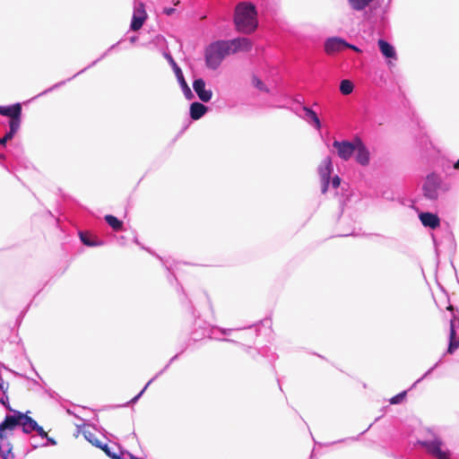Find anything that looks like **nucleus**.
<instances>
[{
    "label": "nucleus",
    "mask_w": 459,
    "mask_h": 459,
    "mask_svg": "<svg viewBox=\"0 0 459 459\" xmlns=\"http://www.w3.org/2000/svg\"><path fill=\"white\" fill-rule=\"evenodd\" d=\"M34 431H36L38 435L42 438L48 437L47 432L39 425H38V428Z\"/></svg>",
    "instance_id": "nucleus-36"
},
{
    "label": "nucleus",
    "mask_w": 459,
    "mask_h": 459,
    "mask_svg": "<svg viewBox=\"0 0 459 459\" xmlns=\"http://www.w3.org/2000/svg\"><path fill=\"white\" fill-rule=\"evenodd\" d=\"M454 168L455 169H459V160L454 164Z\"/></svg>",
    "instance_id": "nucleus-44"
},
{
    "label": "nucleus",
    "mask_w": 459,
    "mask_h": 459,
    "mask_svg": "<svg viewBox=\"0 0 459 459\" xmlns=\"http://www.w3.org/2000/svg\"><path fill=\"white\" fill-rule=\"evenodd\" d=\"M13 446L9 441H6V450L1 455L2 459H13L14 455L12 453Z\"/></svg>",
    "instance_id": "nucleus-30"
},
{
    "label": "nucleus",
    "mask_w": 459,
    "mask_h": 459,
    "mask_svg": "<svg viewBox=\"0 0 459 459\" xmlns=\"http://www.w3.org/2000/svg\"><path fill=\"white\" fill-rule=\"evenodd\" d=\"M176 12V9L175 8H172V7H165L163 9V13L168 15V16H170L172 14H174Z\"/></svg>",
    "instance_id": "nucleus-38"
},
{
    "label": "nucleus",
    "mask_w": 459,
    "mask_h": 459,
    "mask_svg": "<svg viewBox=\"0 0 459 459\" xmlns=\"http://www.w3.org/2000/svg\"><path fill=\"white\" fill-rule=\"evenodd\" d=\"M378 47L383 56H385L387 58H395L396 53L394 48L387 41L384 39H379Z\"/></svg>",
    "instance_id": "nucleus-17"
},
{
    "label": "nucleus",
    "mask_w": 459,
    "mask_h": 459,
    "mask_svg": "<svg viewBox=\"0 0 459 459\" xmlns=\"http://www.w3.org/2000/svg\"><path fill=\"white\" fill-rule=\"evenodd\" d=\"M99 447L101 448L112 459L117 458V456L118 455L117 453L111 452L110 447L107 444H105V445L100 444V446H99Z\"/></svg>",
    "instance_id": "nucleus-34"
},
{
    "label": "nucleus",
    "mask_w": 459,
    "mask_h": 459,
    "mask_svg": "<svg viewBox=\"0 0 459 459\" xmlns=\"http://www.w3.org/2000/svg\"><path fill=\"white\" fill-rule=\"evenodd\" d=\"M45 438L48 441L47 445H50V446H56V440L54 438L49 437L48 436V437H45Z\"/></svg>",
    "instance_id": "nucleus-41"
},
{
    "label": "nucleus",
    "mask_w": 459,
    "mask_h": 459,
    "mask_svg": "<svg viewBox=\"0 0 459 459\" xmlns=\"http://www.w3.org/2000/svg\"><path fill=\"white\" fill-rule=\"evenodd\" d=\"M193 88L202 101L208 102L211 100L212 92L211 90L205 89V82L202 78L194 81Z\"/></svg>",
    "instance_id": "nucleus-12"
},
{
    "label": "nucleus",
    "mask_w": 459,
    "mask_h": 459,
    "mask_svg": "<svg viewBox=\"0 0 459 459\" xmlns=\"http://www.w3.org/2000/svg\"><path fill=\"white\" fill-rule=\"evenodd\" d=\"M214 329L219 330L222 334H225V335L230 334L234 330V329H231V328L213 327L212 331H213ZM212 334H213V332L211 333V335H209V337L210 338H213ZM214 339H216L218 341H221V342H228L237 343V342H235L234 340L229 339V338H217V337H214Z\"/></svg>",
    "instance_id": "nucleus-25"
},
{
    "label": "nucleus",
    "mask_w": 459,
    "mask_h": 459,
    "mask_svg": "<svg viewBox=\"0 0 459 459\" xmlns=\"http://www.w3.org/2000/svg\"><path fill=\"white\" fill-rule=\"evenodd\" d=\"M0 115L10 117L9 123L21 124L22 106L16 103L11 106H0Z\"/></svg>",
    "instance_id": "nucleus-7"
},
{
    "label": "nucleus",
    "mask_w": 459,
    "mask_h": 459,
    "mask_svg": "<svg viewBox=\"0 0 459 459\" xmlns=\"http://www.w3.org/2000/svg\"><path fill=\"white\" fill-rule=\"evenodd\" d=\"M347 41L339 37H333L326 39L325 43V52L329 55L334 54L346 48Z\"/></svg>",
    "instance_id": "nucleus-10"
},
{
    "label": "nucleus",
    "mask_w": 459,
    "mask_h": 459,
    "mask_svg": "<svg viewBox=\"0 0 459 459\" xmlns=\"http://www.w3.org/2000/svg\"><path fill=\"white\" fill-rule=\"evenodd\" d=\"M20 126H21V124H17L16 121H13V123H9L10 130L4 136V138L6 142H8L13 138L14 134L19 130Z\"/></svg>",
    "instance_id": "nucleus-24"
},
{
    "label": "nucleus",
    "mask_w": 459,
    "mask_h": 459,
    "mask_svg": "<svg viewBox=\"0 0 459 459\" xmlns=\"http://www.w3.org/2000/svg\"><path fill=\"white\" fill-rule=\"evenodd\" d=\"M8 390V384H4V382L0 383V391H2L3 394H6Z\"/></svg>",
    "instance_id": "nucleus-40"
},
{
    "label": "nucleus",
    "mask_w": 459,
    "mask_h": 459,
    "mask_svg": "<svg viewBox=\"0 0 459 459\" xmlns=\"http://www.w3.org/2000/svg\"><path fill=\"white\" fill-rule=\"evenodd\" d=\"M355 152H357V162L362 166H367L369 163V152L359 139H357V147Z\"/></svg>",
    "instance_id": "nucleus-14"
},
{
    "label": "nucleus",
    "mask_w": 459,
    "mask_h": 459,
    "mask_svg": "<svg viewBox=\"0 0 459 459\" xmlns=\"http://www.w3.org/2000/svg\"><path fill=\"white\" fill-rule=\"evenodd\" d=\"M333 146L341 159L348 160L356 151L357 140L353 143L349 141H334Z\"/></svg>",
    "instance_id": "nucleus-5"
},
{
    "label": "nucleus",
    "mask_w": 459,
    "mask_h": 459,
    "mask_svg": "<svg viewBox=\"0 0 459 459\" xmlns=\"http://www.w3.org/2000/svg\"><path fill=\"white\" fill-rule=\"evenodd\" d=\"M333 170L332 160L329 157L325 158L318 168V173L322 181V193L327 191L330 180V175Z\"/></svg>",
    "instance_id": "nucleus-6"
},
{
    "label": "nucleus",
    "mask_w": 459,
    "mask_h": 459,
    "mask_svg": "<svg viewBox=\"0 0 459 459\" xmlns=\"http://www.w3.org/2000/svg\"><path fill=\"white\" fill-rule=\"evenodd\" d=\"M84 437L90 442L91 443L93 446L99 447L100 446V444L101 442L96 437L95 434L92 433L91 431L90 430H84L82 432Z\"/></svg>",
    "instance_id": "nucleus-27"
},
{
    "label": "nucleus",
    "mask_w": 459,
    "mask_h": 459,
    "mask_svg": "<svg viewBox=\"0 0 459 459\" xmlns=\"http://www.w3.org/2000/svg\"><path fill=\"white\" fill-rule=\"evenodd\" d=\"M341 184V179L338 176H335L333 179H332V186L333 188H337Z\"/></svg>",
    "instance_id": "nucleus-37"
},
{
    "label": "nucleus",
    "mask_w": 459,
    "mask_h": 459,
    "mask_svg": "<svg viewBox=\"0 0 459 459\" xmlns=\"http://www.w3.org/2000/svg\"><path fill=\"white\" fill-rule=\"evenodd\" d=\"M297 114L315 128L320 129L321 122L317 114L313 109L302 106L299 110L297 111Z\"/></svg>",
    "instance_id": "nucleus-8"
},
{
    "label": "nucleus",
    "mask_w": 459,
    "mask_h": 459,
    "mask_svg": "<svg viewBox=\"0 0 459 459\" xmlns=\"http://www.w3.org/2000/svg\"><path fill=\"white\" fill-rule=\"evenodd\" d=\"M419 218L424 227H428L431 230H435L440 225L439 217L432 212H420Z\"/></svg>",
    "instance_id": "nucleus-13"
},
{
    "label": "nucleus",
    "mask_w": 459,
    "mask_h": 459,
    "mask_svg": "<svg viewBox=\"0 0 459 459\" xmlns=\"http://www.w3.org/2000/svg\"><path fill=\"white\" fill-rule=\"evenodd\" d=\"M253 84L255 88H257L260 91H267V88L265 87L264 83L257 77L254 76L253 78Z\"/></svg>",
    "instance_id": "nucleus-33"
},
{
    "label": "nucleus",
    "mask_w": 459,
    "mask_h": 459,
    "mask_svg": "<svg viewBox=\"0 0 459 459\" xmlns=\"http://www.w3.org/2000/svg\"><path fill=\"white\" fill-rule=\"evenodd\" d=\"M117 46V44L115 45H112L106 52H104L98 59H96L95 61H93L91 65H89L87 67L82 69L81 71H79L77 74H75L73 77L67 79L66 81H61L56 84H54L53 86H51L50 88L45 90L44 91H42L40 94H39V96H42V95H45L50 91H52L53 90L55 89H57L63 85L65 84L66 82L68 81H71L72 79H74V77H76L77 75L84 73L87 69L94 66L99 61H100L102 58H104L110 50H112L115 47Z\"/></svg>",
    "instance_id": "nucleus-9"
},
{
    "label": "nucleus",
    "mask_w": 459,
    "mask_h": 459,
    "mask_svg": "<svg viewBox=\"0 0 459 459\" xmlns=\"http://www.w3.org/2000/svg\"><path fill=\"white\" fill-rule=\"evenodd\" d=\"M38 423L32 418L29 417L27 414L23 413V417L22 419L21 427L22 428V431L26 434H30L38 428Z\"/></svg>",
    "instance_id": "nucleus-16"
},
{
    "label": "nucleus",
    "mask_w": 459,
    "mask_h": 459,
    "mask_svg": "<svg viewBox=\"0 0 459 459\" xmlns=\"http://www.w3.org/2000/svg\"><path fill=\"white\" fill-rule=\"evenodd\" d=\"M180 87H181V90L186 97V100H192L194 98V94L191 91V89L189 88V86L187 85L186 80L183 81V82H178Z\"/></svg>",
    "instance_id": "nucleus-28"
},
{
    "label": "nucleus",
    "mask_w": 459,
    "mask_h": 459,
    "mask_svg": "<svg viewBox=\"0 0 459 459\" xmlns=\"http://www.w3.org/2000/svg\"><path fill=\"white\" fill-rule=\"evenodd\" d=\"M6 143H7V142L4 140V137H0V144H1L2 146H5V145H6Z\"/></svg>",
    "instance_id": "nucleus-42"
},
{
    "label": "nucleus",
    "mask_w": 459,
    "mask_h": 459,
    "mask_svg": "<svg viewBox=\"0 0 459 459\" xmlns=\"http://www.w3.org/2000/svg\"><path fill=\"white\" fill-rule=\"evenodd\" d=\"M252 48V42L247 38H236L232 39H221L209 44L204 49V61L207 68L216 70L220 67L226 56Z\"/></svg>",
    "instance_id": "nucleus-1"
},
{
    "label": "nucleus",
    "mask_w": 459,
    "mask_h": 459,
    "mask_svg": "<svg viewBox=\"0 0 459 459\" xmlns=\"http://www.w3.org/2000/svg\"><path fill=\"white\" fill-rule=\"evenodd\" d=\"M180 87H181V90L186 97V100H192L194 98V94L191 91V89L189 88V86L187 85L186 80L183 81V82H178Z\"/></svg>",
    "instance_id": "nucleus-29"
},
{
    "label": "nucleus",
    "mask_w": 459,
    "mask_h": 459,
    "mask_svg": "<svg viewBox=\"0 0 459 459\" xmlns=\"http://www.w3.org/2000/svg\"><path fill=\"white\" fill-rule=\"evenodd\" d=\"M234 22L237 30L243 33H251L257 27L256 11L250 3H240L235 10Z\"/></svg>",
    "instance_id": "nucleus-2"
},
{
    "label": "nucleus",
    "mask_w": 459,
    "mask_h": 459,
    "mask_svg": "<svg viewBox=\"0 0 459 459\" xmlns=\"http://www.w3.org/2000/svg\"><path fill=\"white\" fill-rule=\"evenodd\" d=\"M346 48H350V49H352L353 51L357 52V53H361V49L359 48L357 46L355 45H351L350 43L347 42V45H346Z\"/></svg>",
    "instance_id": "nucleus-39"
},
{
    "label": "nucleus",
    "mask_w": 459,
    "mask_h": 459,
    "mask_svg": "<svg viewBox=\"0 0 459 459\" xmlns=\"http://www.w3.org/2000/svg\"><path fill=\"white\" fill-rule=\"evenodd\" d=\"M136 39H137V38L135 36H133V37L130 38V41L132 43H134L136 41Z\"/></svg>",
    "instance_id": "nucleus-43"
},
{
    "label": "nucleus",
    "mask_w": 459,
    "mask_h": 459,
    "mask_svg": "<svg viewBox=\"0 0 459 459\" xmlns=\"http://www.w3.org/2000/svg\"><path fill=\"white\" fill-rule=\"evenodd\" d=\"M178 354H176L174 357H172L170 359V360L169 361V363L165 366V368L160 370L159 373H157L146 385L143 388V390L136 395L134 396L132 400H131V403H136L138 401V399L143 395V394L145 392V390L147 389V387L151 385V383H152L158 377H160L161 374H163V372H165L169 365L178 359Z\"/></svg>",
    "instance_id": "nucleus-18"
},
{
    "label": "nucleus",
    "mask_w": 459,
    "mask_h": 459,
    "mask_svg": "<svg viewBox=\"0 0 459 459\" xmlns=\"http://www.w3.org/2000/svg\"><path fill=\"white\" fill-rule=\"evenodd\" d=\"M106 222L116 231L123 230V222L113 215H106L104 217Z\"/></svg>",
    "instance_id": "nucleus-22"
},
{
    "label": "nucleus",
    "mask_w": 459,
    "mask_h": 459,
    "mask_svg": "<svg viewBox=\"0 0 459 459\" xmlns=\"http://www.w3.org/2000/svg\"><path fill=\"white\" fill-rule=\"evenodd\" d=\"M10 411L13 413L7 414L5 416L4 421L0 423V440L1 441L4 439H6V437L4 435V430H6V429L13 430L17 426H21V424H22V419L23 417V413L19 411H16V410H13Z\"/></svg>",
    "instance_id": "nucleus-4"
},
{
    "label": "nucleus",
    "mask_w": 459,
    "mask_h": 459,
    "mask_svg": "<svg viewBox=\"0 0 459 459\" xmlns=\"http://www.w3.org/2000/svg\"><path fill=\"white\" fill-rule=\"evenodd\" d=\"M80 239L81 241L88 247H98L103 245V241L97 240L94 238L90 233L80 231Z\"/></svg>",
    "instance_id": "nucleus-20"
},
{
    "label": "nucleus",
    "mask_w": 459,
    "mask_h": 459,
    "mask_svg": "<svg viewBox=\"0 0 459 459\" xmlns=\"http://www.w3.org/2000/svg\"><path fill=\"white\" fill-rule=\"evenodd\" d=\"M4 158V155L3 154H0V159H3Z\"/></svg>",
    "instance_id": "nucleus-45"
},
{
    "label": "nucleus",
    "mask_w": 459,
    "mask_h": 459,
    "mask_svg": "<svg viewBox=\"0 0 459 459\" xmlns=\"http://www.w3.org/2000/svg\"><path fill=\"white\" fill-rule=\"evenodd\" d=\"M375 0H348L351 7L355 11H362Z\"/></svg>",
    "instance_id": "nucleus-23"
},
{
    "label": "nucleus",
    "mask_w": 459,
    "mask_h": 459,
    "mask_svg": "<svg viewBox=\"0 0 459 459\" xmlns=\"http://www.w3.org/2000/svg\"><path fill=\"white\" fill-rule=\"evenodd\" d=\"M448 190L449 185L445 183L441 176L435 172L428 174L422 185L423 195L430 201H436L440 192L445 193Z\"/></svg>",
    "instance_id": "nucleus-3"
},
{
    "label": "nucleus",
    "mask_w": 459,
    "mask_h": 459,
    "mask_svg": "<svg viewBox=\"0 0 459 459\" xmlns=\"http://www.w3.org/2000/svg\"><path fill=\"white\" fill-rule=\"evenodd\" d=\"M442 360H443V357L433 366L431 367L421 377H420L414 384L412 386H415L417 384H419L420 382H421L424 378H426L429 375H430L432 373V371L437 368L441 363H442Z\"/></svg>",
    "instance_id": "nucleus-31"
},
{
    "label": "nucleus",
    "mask_w": 459,
    "mask_h": 459,
    "mask_svg": "<svg viewBox=\"0 0 459 459\" xmlns=\"http://www.w3.org/2000/svg\"><path fill=\"white\" fill-rule=\"evenodd\" d=\"M340 91L343 95H349L353 91V83L349 80H342L340 83Z\"/></svg>",
    "instance_id": "nucleus-26"
},
{
    "label": "nucleus",
    "mask_w": 459,
    "mask_h": 459,
    "mask_svg": "<svg viewBox=\"0 0 459 459\" xmlns=\"http://www.w3.org/2000/svg\"><path fill=\"white\" fill-rule=\"evenodd\" d=\"M147 17L143 4H140L138 7L134 8L130 28L132 30H138L142 28L145 19Z\"/></svg>",
    "instance_id": "nucleus-11"
},
{
    "label": "nucleus",
    "mask_w": 459,
    "mask_h": 459,
    "mask_svg": "<svg viewBox=\"0 0 459 459\" xmlns=\"http://www.w3.org/2000/svg\"><path fill=\"white\" fill-rule=\"evenodd\" d=\"M0 403H2L5 407V409L8 410V411H13V410L10 406L9 398H8L7 393L6 394H3V395L0 397Z\"/></svg>",
    "instance_id": "nucleus-35"
},
{
    "label": "nucleus",
    "mask_w": 459,
    "mask_h": 459,
    "mask_svg": "<svg viewBox=\"0 0 459 459\" xmlns=\"http://www.w3.org/2000/svg\"><path fill=\"white\" fill-rule=\"evenodd\" d=\"M406 394H407V393H406V391H403V392H402V393H400V394H398L394 395V397H392V398L390 399V403H391L392 404H398V403H401L404 400V398H405V396H406Z\"/></svg>",
    "instance_id": "nucleus-32"
},
{
    "label": "nucleus",
    "mask_w": 459,
    "mask_h": 459,
    "mask_svg": "<svg viewBox=\"0 0 459 459\" xmlns=\"http://www.w3.org/2000/svg\"><path fill=\"white\" fill-rule=\"evenodd\" d=\"M207 107L200 102H193L190 106V117L194 120L201 118L206 112Z\"/></svg>",
    "instance_id": "nucleus-15"
},
{
    "label": "nucleus",
    "mask_w": 459,
    "mask_h": 459,
    "mask_svg": "<svg viewBox=\"0 0 459 459\" xmlns=\"http://www.w3.org/2000/svg\"><path fill=\"white\" fill-rule=\"evenodd\" d=\"M178 354H176L174 357H172L170 359V360L169 361V363L165 366V368L160 370L159 373H157L146 385L143 388V390L136 395L134 396L132 400H131V403H136L138 401V399L143 395V394L145 392V390L147 389V387L151 385V383H152L158 377H160L161 374H163V372H165L169 365L178 359Z\"/></svg>",
    "instance_id": "nucleus-19"
},
{
    "label": "nucleus",
    "mask_w": 459,
    "mask_h": 459,
    "mask_svg": "<svg viewBox=\"0 0 459 459\" xmlns=\"http://www.w3.org/2000/svg\"><path fill=\"white\" fill-rule=\"evenodd\" d=\"M165 57L166 59L169 61V65H171L174 73H175V75L178 79V82H183L185 81V77H184V74H183V72L181 70V68L178 65V64L175 62L174 58L171 56V55L169 53H165Z\"/></svg>",
    "instance_id": "nucleus-21"
}]
</instances>
